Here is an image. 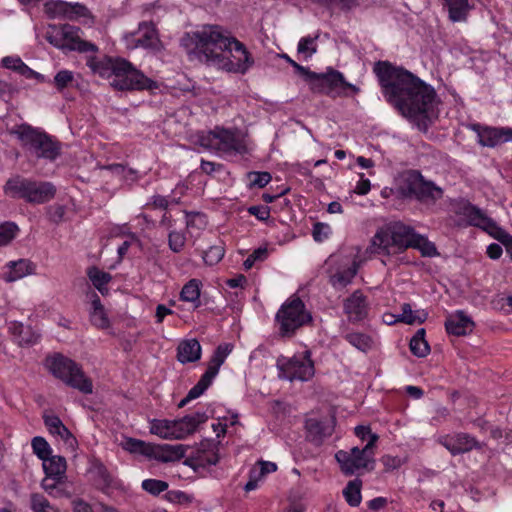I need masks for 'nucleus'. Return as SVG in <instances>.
I'll use <instances>...</instances> for the list:
<instances>
[{
  "mask_svg": "<svg viewBox=\"0 0 512 512\" xmlns=\"http://www.w3.org/2000/svg\"><path fill=\"white\" fill-rule=\"evenodd\" d=\"M378 77L387 102L408 118L431 119L435 116L436 92L410 71L389 62H377Z\"/></svg>",
  "mask_w": 512,
  "mask_h": 512,
  "instance_id": "obj_1",
  "label": "nucleus"
},
{
  "mask_svg": "<svg viewBox=\"0 0 512 512\" xmlns=\"http://www.w3.org/2000/svg\"><path fill=\"white\" fill-rule=\"evenodd\" d=\"M193 52L210 66L233 72L246 73L254 64L245 46L218 25H205L190 35Z\"/></svg>",
  "mask_w": 512,
  "mask_h": 512,
  "instance_id": "obj_2",
  "label": "nucleus"
},
{
  "mask_svg": "<svg viewBox=\"0 0 512 512\" xmlns=\"http://www.w3.org/2000/svg\"><path fill=\"white\" fill-rule=\"evenodd\" d=\"M10 133L15 135L22 146L37 159L54 161L61 154L62 145L56 138L29 124L17 125Z\"/></svg>",
  "mask_w": 512,
  "mask_h": 512,
  "instance_id": "obj_3",
  "label": "nucleus"
},
{
  "mask_svg": "<svg viewBox=\"0 0 512 512\" xmlns=\"http://www.w3.org/2000/svg\"><path fill=\"white\" fill-rule=\"evenodd\" d=\"M396 192L403 198L415 199L420 202H435L439 200L443 191L432 181H427L420 172L406 171L400 175L396 184Z\"/></svg>",
  "mask_w": 512,
  "mask_h": 512,
  "instance_id": "obj_4",
  "label": "nucleus"
},
{
  "mask_svg": "<svg viewBox=\"0 0 512 512\" xmlns=\"http://www.w3.org/2000/svg\"><path fill=\"white\" fill-rule=\"evenodd\" d=\"M312 321L311 313L304 302L297 296L289 297L275 315L279 335L283 338L292 337L295 332Z\"/></svg>",
  "mask_w": 512,
  "mask_h": 512,
  "instance_id": "obj_5",
  "label": "nucleus"
},
{
  "mask_svg": "<svg viewBox=\"0 0 512 512\" xmlns=\"http://www.w3.org/2000/svg\"><path fill=\"white\" fill-rule=\"evenodd\" d=\"M46 367L56 378L81 393L90 394L93 392L92 381L73 360L56 354L46 359Z\"/></svg>",
  "mask_w": 512,
  "mask_h": 512,
  "instance_id": "obj_6",
  "label": "nucleus"
},
{
  "mask_svg": "<svg viewBox=\"0 0 512 512\" xmlns=\"http://www.w3.org/2000/svg\"><path fill=\"white\" fill-rule=\"evenodd\" d=\"M415 230L401 222H394L380 228L372 239L378 253L391 254L410 248Z\"/></svg>",
  "mask_w": 512,
  "mask_h": 512,
  "instance_id": "obj_7",
  "label": "nucleus"
},
{
  "mask_svg": "<svg viewBox=\"0 0 512 512\" xmlns=\"http://www.w3.org/2000/svg\"><path fill=\"white\" fill-rule=\"evenodd\" d=\"M5 191L13 198H21L32 204H43L54 198L56 187L47 181L15 177L6 183Z\"/></svg>",
  "mask_w": 512,
  "mask_h": 512,
  "instance_id": "obj_8",
  "label": "nucleus"
},
{
  "mask_svg": "<svg viewBox=\"0 0 512 512\" xmlns=\"http://www.w3.org/2000/svg\"><path fill=\"white\" fill-rule=\"evenodd\" d=\"M378 436H372L371 440L360 449L353 447L349 451L339 450L335 454V459L340 465L342 473L347 476L361 473V471H371L375 465V444Z\"/></svg>",
  "mask_w": 512,
  "mask_h": 512,
  "instance_id": "obj_9",
  "label": "nucleus"
},
{
  "mask_svg": "<svg viewBox=\"0 0 512 512\" xmlns=\"http://www.w3.org/2000/svg\"><path fill=\"white\" fill-rule=\"evenodd\" d=\"M45 39L54 47L63 51L96 52L97 46L80 36V28L69 24L49 25Z\"/></svg>",
  "mask_w": 512,
  "mask_h": 512,
  "instance_id": "obj_10",
  "label": "nucleus"
},
{
  "mask_svg": "<svg viewBox=\"0 0 512 512\" xmlns=\"http://www.w3.org/2000/svg\"><path fill=\"white\" fill-rule=\"evenodd\" d=\"M114 78L111 80V86L120 91H153L158 89L156 81L147 77L138 70L131 62L122 59L118 64Z\"/></svg>",
  "mask_w": 512,
  "mask_h": 512,
  "instance_id": "obj_11",
  "label": "nucleus"
},
{
  "mask_svg": "<svg viewBox=\"0 0 512 512\" xmlns=\"http://www.w3.org/2000/svg\"><path fill=\"white\" fill-rule=\"evenodd\" d=\"M276 366L279 370V378L288 381H308L315 373L311 352L306 350L287 358L281 356L277 359Z\"/></svg>",
  "mask_w": 512,
  "mask_h": 512,
  "instance_id": "obj_12",
  "label": "nucleus"
},
{
  "mask_svg": "<svg viewBox=\"0 0 512 512\" xmlns=\"http://www.w3.org/2000/svg\"><path fill=\"white\" fill-rule=\"evenodd\" d=\"M199 144L205 149L222 154L242 153L245 145L233 131L216 127L198 136Z\"/></svg>",
  "mask_w": 512,
  "mask_h": 512,
  "instance_id": "obj_13",
  "label": "nucleus"
},
{
  "mask_svg": "<svg viewBox=\"0 0 512 512\" xmlns=\"http://www.w3.org/2000/svg\"><path fill=\"white\" fill-rule=\"evenodd\" d=\"M309 85L313 92L330 96L344 95L346 89L355 94L360 91L357 86L348 83L341 72L333 69L322 74L315 73Z\"/></svg>",
  "mask_w": 512,
  "mask_h": 512,
  "instance_id": "obj_14",
  "label": "nucleus"
},
{
  "mask_svg": "<svg viewBox=\"0 0 512 512\" xmlns=\"http://www.w3.org/2000/svg\"><path fill=\"white\" fill-rule=\"evenodd\" d=\"M327 264L329 281L336 289L346 287L357 274V264L348 256H330Z\"/></svg>",
  "mask_w": 512,
  "mask_h": 512,
  "instance_id": "obj_15",
  "label": "nucleus"
},
{
  "mask_svg": "<svg viewBox=\"0 0 512 512\" xmlns=\"http://www.w3.org/2000/svg\"><path fill=\"white\" fill-rule=\"evenodd\" d=\"M219 461L218 445L213 440H203L186 457L184 464L194 470L216 465Z\"/></svg>",
  "mask_w": 512,
  "mask_h": 512,
  "instance_id": "obj_16",
  "label": "nucleus"
},
{
  "mask_svg": "<svg viewBox=\"0 0 512 512\" xmlns=\"http://www.w3.org/2000/svg\"><path fill=\"white\" fill-rule=\"evenodd\" d=\"M470 128L477 134L478 143L483 147L494 148L512 141V128L510 127H490L476 123L472 124Z\"/></svg>",
  "mask_w": 512,
  "mask_h": 512,
  "instance_id": "obj_17",
  "label": "nucleus"
},
{
  "mask_svg": "<svg viewBox=\"0 0 512 512\" xmlns=\"http://www.w3.org/2000/svg\"><path fill=\"white\" fill-rule=\"evenodd\" d=\"M452 211L456 215L463 217L469 225L480 228L484 226H494V221L491 218L486 216L479 208L472 205L467 200H455L452 203Z\"/></svg>",
  "mask_w": 512,
  "mask_h": 512,
  "instance_id": "obj_18",
  "label": "nucleus"
},
{
  "mask_svg": "<svg viewBox=\"0 0 512 512\" xmlns=\"http://www.w3.org/2000/svg\"><path fill=\"white\" fill-rule=\"evenodd\" d=\"M439 442L452 455L463 454L473 449L481 448V444L476 440V438L467 433L445 435L440 438Z\"/></svg>",
  "mask_w": 512,
  "mask_h": 512,
  "instance_id": "obj_19",
  "label": "nucleus"
},
{
  "mask_svg": "<svg viewBox=\"0 0 512 512\" xmlns=\"http://www.w3.org/2000/svg\"><path fill=\"white\" fill-rule=\"evenodd\" d=\"M189 446L183 444H150L147 457L160 462H174L185 457Z\"/></svg>",
  "mask_w": 512,
  "mask_h": 512,
  "instance_id": "obj_20",
  "label": "nucleus"
},
{
  "mask_svg": "<svg viewBox=\"0 0 512 512\" xmlns=\"http://www.w3.org/2000/svg\"><path fill=\"white\" fill-rule=\"evenodd\" d=\"M209 416L205 411H196L181 419L174 420V439H184L193 434L200 424L205 423Z\"/></svg>",
  "mask_w": 512,
  "mask_h": 512,
  "instance_id": "obj_21",
  "label": "nucleus"
},
{
  "mask_svg": "<svg viewBox=\"0 0 512 512\" xmlns=\"http://www.w3.org/2000/svg\"><path fill=\"white\" fill-rule=\"evenodd\" d=\"M131 40L134 42V48L158 49L160 45L154 24L148 22L139 24L138 30L131 35Z\"/></svg>",
  "mask_w": 512,
  "mask_h": 512,
  "instance_id": "obj_22",
  "label": "nucleus"
},
{
  "mask_svg": "<svg viewBox=\"0 0 512 512\" xmlns=\"http://www.w3.org/2000/svg\"><path fill=\"white\" fill-rule=\"evenodd\" d=\"M123 58L120 57H91L87 60V66L94 74L102 78L113 79L118 68V64Z\"/></svg>",
  "mask_w": 512,
  "mask_h": 512,
  "instance_id": "obj_23",
  "label": "nucleus"
},
{
  "mask_svg": "<svg viewBox=\"0 0 512 512\" xmlns=\"http://www.w3.org/2000/svg\"><path fill=\"white\" fill-rule=\"evenodd\" d=\"M344 311L349 319L359 321L366 317L368 312V304L365 296L360 290L355 291L344 302Z\"/></svg>",
  "mask_w": 512,
  "mask_h": 512,
  "instance_id": "obj_24",
  "label": "nucleus"
},
{
  "mask_svg": "<svg viewBox=\"0 0 512 512\" xmlns=\"http://www.w3.org/2000/svg\"><path fill=\"white\" fill-rule=\"evenodd\" d=\"M43 418L45 426L47 427L50 434L59 437L69 448L74 449L77 444V440L68 430V428L63 424L61 419L55 415H44Z\"/></svg>",
  "mask_w": 512,
  "mask_h": 512,
  "instance_id": "obj_25",
  "label": "nucleus"
},
{
  "mask_svg": "<svg viewBox=\"0 0 512 512\" xmlns=\"http://www.w3.org/2000/svg\"><path fill=\"white\" fill-rule=\"evenodd\" d=\"M473 327L474 322L463 311L451 314L445 322L446 331L456 336L466 335L473 330Z\"/></svg>",
  "mask_w": 512,
  "mask_h": 512,
  "instance_id": "obj_26",
  "label": "nucleus"
},
{
  "mask_svg": "<svg viewBox=\"0 0 512 512\" xmlns=\"http://www.w3.org/2000/svg\"><path fill=\"white\" fill-rule=\"evenodd\" d=\"M9 331L20 346L33 345L40 339V334L37 331L31 326H25L21 322H11L9 324Z\"/></svg>",
  "mask_w": 512,
  "mask_h": 512,
  "instance_id": "obj_27",
  "label": "nucleus"
},
{
  "mask_svg": "<svg viewBox=\"0 0 512 512\" xmlns=\"http://www.w3.org/2000/svg\"><path fill=\"white\" fill-rule=\"evenodd\" d=\"M201 358V345L196 339L180 342L177 347V360L182 363L196 362Z\"/></svg>",
  "mask_w": 512,
  "mask_h": 512,
  "instance_id": "obj_28",
  "label": "nucleus"
},
{
  "mask_svg": "<svg viewBox=\"0 0 512 512\" xmlns=\"http://www.w3.org/2000/svg\"><path fill=\"white\" fill-rule=\"evenodd\" d=\"M185 186L178 185L168 196L153 195L146 203L147 207L153 209H167L170 204H179L181 196L184 194Z\"/></svg>",
  "mask_w": 512,
  "mask_h": 512,
  "instance_id": "obj_29",
  "label": "nucleus"
},
{
  "mask_svg": "<svg viewBox=\"0 0 512 512\" xmlns=\"http://www.w3.org/2000/svg\"><path fill=\"white\" fill-rule=\"evenodd\" d=\"M9 271L5 273L4 279L7 282L17 281L33 273L34 265L26 259L11 261L8 263Z\"/></svg>",
  "mask_w": 512,
  "mask_h": 512,
  "instance_id": "obj_30",
  "label": "nucleus"
},
{
  "mask_svg": "<svg viewBox=\"0 0 512 512\" xmlns=\"http://www.w3.org/2000/svg\"><path fill=\"white\" fill-rule=\"evenodd\" d=\"M307 434L310 441L319 445L323 440L332 434V426L315 419L306 422Z\"/></svg>",
  "mask_w": 512,
  "mask_h": 512,
  "instance_id": "obj_31",
  "label": "nucleus"
},
{
  "mask_svg": "<svg viewBox=\"0 0 512 512\" xmlns=\"http://www.w3.org/2000/svg\"><path fill=\"white\" fill-rule=\"evenodd\" d=\"M90 321L98 329H107L110 327V321L99 296L94 293L92 298V311L90 312Z\"/></svg>",
  "mask_w": 512,
  "mask_h": 512,
  "instance_id": "obj_32",
  "label": "nucleus"
},
{
  "mask_svg": "<svg viewBox=\"0 0 512 512\" xmlns=\"http://www.w3.org/2000/svg\"><path fill=\"white\" fill-rule=\"evenodd\" d=\"M449 13V19L453 22L466 21L471 6L468 0H443Z\"/></svg>",
  "mask_w": 512,
  "mask_h": 512,
  "instance_id": "obj_33",
  "label": "nucleus"
},
{
  "mask_svg": "<svg viewBox=\"0 0 512 512\" xmlns=\"http://www.w3.org/2000/svg\"><path fill=\"white\" fill-rule=\"evenodd\" d=\"M43 461V469L47 476L63 478L66 472V460L62 456H48Z\"/></svg>",
  "mask_w": 512,
  "mask_h": 512,
  "instance_id": "obj_34",
  "label": "nucleus"
},
{
  "mask_svg": "<svg viewBox=\"0 0 512 512\" xmlns=\"http://www.w3.org/2000/svg\"><path fill=\"white\" fill-rule=\"evenodd\" d=\"M87 276L89 280L92 282L93 286L102 294L106 295L108 293L107 284L112 280V276L100 270L99 268L93 266L87 270Z\"/></svg>",
  "mask_w": 512,
  "mask_h": 512,
  "instance_id": "obj_35",
  "label": "nucleus"
},
{
  "mask_svg": "<svg viewBox=\"0 0 512 512\" xmlns=\"http://www.w3.org/2000/svg\"><path fill=\"white\" fill-rule=\"evenodd\" d=\"M428 313L424 310L413 311L411 305L404 303L401 306V313L396 316L395 321L406 324L422 323L427 319Z\"/></svg>",
  "mask_w": 512,
  "mask_h": 512,
  "instance_id": "obj_36",
  "label": "nucleus"
},
{
  "mask_svg": "<svg viewBox=\"0 0 512 512\" xmlns=\"http://www.w3.org/2000/svg\"><path fill=\"white\" fill-rule=\"evenodd\" d=\"M174 420L154 419L150 423V432L163 439H174Z\"/></svg>",
  "mask_w": 512,
  "mask_h": 512,
  "instance_id": "obj_37",
  "label": "nucleus"
},
{
  "mask_svg": "<svg viewBox=\"0 0 512 512\" xmlns=\"http://www.w3.org/2000/svg\"><path fill=\"white\" fill-rule=\"evenodd\" d=\"M410 248L419 250L423 257H434L438 255L435 244L429 241L427 237L417 232L414 234Z\"/></svg>",
  "mask_w": 512,
  "mask_h": 512,
  "instance_id": "obj_38",
  "label": "nucleus"
},
{
  "mask_svg": "<svg viewBox=\"0 0 512 512\" xmlns=\"http://www.w3.org/2000/svg\"><path fill=\"white\" fill-rule=\"evenodd\" d=\"M88 472L98 485L106 486L111 482V478L106 467L98 459L90 461Z\"/></svg>",
  "mask_w": 512,
  "mask_h": 512,
  "instance_id": "obj_39",
  "label": "nucleus"
},
{
  "mask_svg": "<svg viewBox=\"0 0 512 512\" xmlns=\"http://www.w3.org/2000/svg\"><path fill=\"white\" fill-rule=\"evenodd\" d=\"M180 297L183 301L191 302L195 307L200 306V282L191 279L182 288Z\"/></svg>",
  "mask_w": 512,
  "mask_h": 512,
  "instance_id": "obj_40",
  "label": "nucleus"
},
{
  "mask_svg": "<svg viewBox=\"0 0 512 512\" xmlns=\"http://www.w3.org/2000/svg\"><path fill=\"white\" fill-rule=\"evenodd\" d=\"M361 486V480L355 479L349 481L343 490L345 500L352 507H357L361 503Z\"/></svg>",
  "mask_w": 512,
  "mask_h": 512,
  "instance_id": "obj_41",
  "label": "nucleus"
},
{
  "mask_svg": "<svg viewBox=\"0 0 512 512\" xmlns=\"http://www.w3.org/2000/svg\"><path fill=\"white\" fill-rule=\"evenodd\" d=\"M3 67L16 71L20 75L29 78L34 75V70L29 68L18 56H6L2 59Z\"/></svg>",
  "mask_w": 512,
  "mask_h": 512,
  "instance_id": "obj_42",
  "label": "nucleus"
},
{
  "mask_svg": "<svg viewBox=\"0 0 512 512\" xmlns=\"http://www.w3.org/2000/svg\"><path fill=\"white\" fill-rule=\"evenodd\" d=\"M319 35L302 37L297 45V53L308 60L317 52V39Z\"/></svg>",
  "mask_w": 512,
  "mask_h": 512,
  "instance_id": "obj_43",
  "label": "nucleus"
},
{
  "mask_svg": "<svg viewBox=\"0 0 512 512\" xmlns=\"http://www.w3.org/2000/svg\"><path fill=\"white\" fill-rule=\"evenodd\" d=\"M345 339L355 348L362 352H367L372 349L374 342L372 338L363 333L352 332L345 336Z\"/></svg>",
  "mask_w": 512,
  "mask_h": 512,
  "instance_id": "obj_44",
  "label": "nucleus"
},
{
  "mask_svg": "<svg viewBox=\"0 0 512 512\" xmlns=\"http://www.w3.org/2000/svg\"><path fill=\"white\" fill-rule=\"evenodd\" d=\"M69 2L52 0L45 4V12L51 18L67 19Z\"/></svg>",
  "mask_w": 512,
  "mask_h": 512,
  "instance_id": "obj_45",
  "label": "nucleus"
},
{
  "mask_svg": "<svg viewBox=\"0 0 512 512\" xmlns=\"http://www.w3.org/2000/svg\"><path fill=\"white\" fill-rule=\"evenodd\" d=\"M30 505L34 512H59L56 507L50 504L44 495L39 493L31 495Z\"/></svg>",
  "mask_w": 512,
  "mask_h": 512,
  "instance_id": "obj_46",
  "label": "nucleus"
},
{
  "mask_svg": "<svg viewBox=\"0 0 512 512\" xmlns=\"http://www.w3.org/2000/svg\"><path fill=\"white\" fill-rule=\"evenodd\" d=\"M150 443H146L142 440L127 438L123 443L122 447L126 451L131 453H139L147 457Z\"/></svg>",
  "mask_w": 512,
  "mask_h": 512,
  "instance_id": "obj_47",
  "label": "nucleus"
},
{
  "mask_svg": "<svg viewBox=\"0 0 512 512\" xmlns=\"http://www.w3.org/2000/svg\"><path fill=\"white\" fill-rule=\"evenodd\" d=\"M484 230L489 231V233L500 243H502L507 249L512 248V235L506 232L504 229L497 226L494 222V226H484L482 227Z\"/></svg>",
  "mask_w": 512,
  "mask_h": 512,
  "instance_id": "obj_48",
  "label": "nucleus"
},
{
  "mask_svg": "<svg viewBox=\"0 0 512 512\" xmlns=\"http://www.w3.org/2000/svg\"><path fill=\"white\" fill-rule=\"evenodd\" d=\"M19 229L15 223L6 222L0 225V246L9 244L17 235Z\"/></svg>",
  "mask_w": 512,
  "mask_h": 512,
  "instance_id": "obj_49",
  "label": "nucleus"
},
{
  "mask_svg": "<svg viewBox=\"0 0 512 512\" xmlns=\"http://www.w3.org/2000/svg\"><path fill=\"white\" fill-rule=\"evenodd\" d=\"M62 479L46 475V478L42 480L41 486L50 496L58 498L63 495V489L59 487Z\"/></svg>",
  "mask_w": 512,
  "mask_h": 512,
  "instance_id": "obj_50",
  "label": "nucleus"
},
{
  "mask_svg": "<svg viewBox=\"0 0 512 512\" xmlns=\"http://www.w3.org/2000/svg\"><path fill=\"white\" fill-rule=\"evenodd\" d=\"M225 253L222 245H213L203 253V260L207 265L213 266L221 261Z\"/></svg>",
  "mask_w": 512,
  "mask_h": 512,
  "instance_id": "obj_51",
  "label": "nucleus"
},
{
  "mask_svg": "<svg viewBox=\"0 0 512 512\" xmlns=\"http://www.w3.org/2000/svg\"><path fill=\"white\" fill-rule=\"evenodd\" d=\"M74 82V73L70 70H60L54 77L53 83L55 87L62 91Z\"/></svg>",
  "mask_w": 512,
  "mask_h": 512,
  "instance_id": "obj_52",
  "label": "nucleus"
},
{
  "mask_svg": "<svg viewBox=\"0 0 512 512\" xmlns=\"http://www.w3.org/2000/svg\"><path fill=\"white\" fill-rule=\"evenodd\" d=\"M81 18H90V12L87 7L78 2H69L67 19L79 20Z\"/></svg>",
  "mask_w": 512,
  "mask_h": 512,
  "instance_id": "obj_53",
  "label": "nucleus"
},
{
  "mask_svg": "<svg viewBox=\"0 0 512 512\" xmlns=\"http://www.w3.org/2000/svg\"><path fill=\"white\" fill-rule=\"evenodd\" d=\"M142 488L152 495H158L168 489V483L158 479H146L142 482Z\"/></svg>",
  "mask_w": 512,
  "mask_h": 512,
  "instance_id": "obj_54",
  "label": "nucleus"
},
{
  "mask_svg": "<svg viewBox=\"0 0 512 512\" xmlns=\"http://www.w3.org/2000/svg\"><path fill=\"white\" fill-rule=\"evenodd\" d=\"M33 452L41 459H45L51 453V448L48 442L43 437H34L32 440Z\"/></svg>",
  "mask_w": 512,
  "mask_h": 512,
  "instance_id": "obj_55",
  "label": "nucleus"
},
{
  "mask_svg": "<svg viewBox=\"0 0 512 512\" xmlns=\"http://www.w3.org/2000/svg\"><path fill=\"white\" fill-rule=\"evenodd\" d=\"M212 384V380H210L205 375H202L200 380L197 382L195 386H193L188 392L187 400H194L200 397L206 389Z\"/></svg>",
  "mask_w": 512,
  "mask_h": 512,
  "instance_id": "obj_56",
  "label": "nucleus"
},
{
  "mask_svg": "<svg viewBox=\"0 0 512 512\" xmlns=\"http://www.w3.org/2000/svg\"><path fill=\"white\" fill-rule=\"evenodd\" d=\"M331 233L332 229L326 223L318 222L313 226L312 235L316 242H323L324 240L329 238Z\"/></svg>",
  "mask_w": 512,
  "mask_h": 512,
  "instance_id": "obj_57",
  "label": "nucleus"
},
{
  "mask_svg": "<svg viewBox=\"0 0 512 512\" xmlns=\"http://www.w3.org/2000/svg\"><path fill=\"white\" fill-rule=\"evenodd\" d=\"M258 478L263 479L266 475L277 470V465L270 461H259L252 469Z\"/></svg>",
  "mask_w": 512,
  "mask_h": 512,
  "instance_id": "obj_58",
  "label": "nucleus"
},
{
  "mask_svg": "<svg viewBox=\"0 0 512 512\" xmlns=\"http://www.w3.org/2000/svg\"><path fill=\"white\" fill-rule=\"evenodd\" d=\"M268 251L266 248H258L254 250L244 261L243 266L246 270L251 269L257 261L266 259Z\"/></svg>",
  "mask_w": 512,
  "mask_h": 512,
  "instance_id": "obj_59",
  "label": "nucleus"
},
{
  "mask_svg": "<svg viewBox=\"0 0 512 512\" xmlns=\"http://www.w3.org/2000/svg\"><path fill=\"white\" fill-rule=\"evenodd\" d=\"M168 242L170 249L178 253L184 248L186 238L181 232L173 231L169 234Z\"/></svg>",
  "mask_w": 512,
  "mask_h": 512,
  "instance_id": "obj_60",
  "label": "nucleus"
},
{
  "mask_svg": "<svg viewBox=\"0 0 512 512\" xmlns=\"http://www.w3.org/2000/svg\"><path fill=\"white\" fill-rule=\"evenodd\" d=\"M410 350L417 357H425L430 352V347L426 340L411 339Z\"/></svg>",
  "mask_w": 512,
  "mask_h": 512,
  "instance_id": "obj_61",
  "label": "nucleus"
},
{
  "mask_svg": "<svg viewBox=\"0 0 512 512\" xmlns=\"http://www.w3.org/2000/svg\"><path fill=\"white\" fill-rule=\"evenodd\" d=\"M47 213L49 219L54 223H59L63 220L66 213V208L61 204H54L48 207Z\"/></svg>",
  "mask_w": 512,
  "mask_h": 512,
  "instance_id": "obj_62",
  "label": "nucleus"
},
{
  "mask_svg": "<svg viewBox=\"0 0 512 512\" xmlns=\"http://www.w3.org/2000/svg\"><path fill=\"white\" fill-rule=\"evenodd\" d=\"M271 181V175L268 172L251 173V183L259 188L265 187Z\"/></svg>",
  "mask_w": 512,
  "mask_h": 512,
  "instance_id": "obj_63",
  "label": "nucleus"
},
{
  "mask_svg": "<svg viewBox=\"0 0 512 512\" xmlns=\"http://www.w3.org/2000/svg\"><path fill=\"white\" fill-rule=\"evenodd\" d=\"M222 364H223V362H221V360L211 357L208 367H207V370L205 371V373L203 375H205L206 377H208L210 380L213 381V379L218 374L219 369Z\"/></svg>",
  "mask_w": 512,
  "mask_h": 512,
  "instance_id": "obj_64",
  "label": "nucleus"
}]
</instances>
